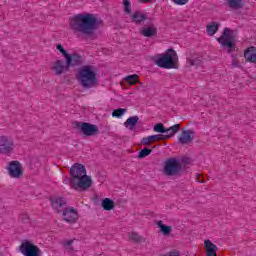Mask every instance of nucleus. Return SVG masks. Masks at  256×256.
<instances>
[{
	"mask_svg": "<svg viewBox=\"0 0 256 256\" xmlns=\"http://www.w3.org/2000/svg\"><path fill=\"white\" fill-rule=\"evenodd\" d=\"M175 5H187L189 0H172Z\"/></svg>",
	"mask_w": 256,
	"mask_h": 256,
	"instance_id": "nucleus-36",
	"label": "nucleus"
},
{
	"mask_svg": "<svg viewBox=\"0 0 256 256\" xmlns=\"http://www.w3.org/2000/svg\"><path fill=\"white\" fill-rule=\"evenodd\" d=\"M125 113H127V109L125 108H118L113 110L112 112V117H123V115H125Z\"/></svg>",
	"mask_w": 256,
	"mask_h": 256,
	"instance_id": "nucleus-29",
	"label": "nucleus"
},
{
	"mask_svg": "<svg viewBox=\"0 0 256 256\" xmlns=\"http://www.w3.org/2000/svg\"><path fill=\"white\" fill-rule=\"evenodd\" d=\"M75 243V240H63L62 246L64 247L65 251H73V244Z\"/></svg>",
	"mask_w": 256,
	"mask_h": 256,
	"instance_id": "nucleus-27",
	"label": "nucleus"
},
{
	"mask_svg": "<svg viewBox=\"0 0 256 256\" xmlns=\"http://www.w3.org/2000/svg\"><path fill=\"white\" fill-rule=\"evenodd\" d=\"M76 127L82 135H85V137H94V135H99V126L95 124L76 122Z\"/></svg>",
	"mask_w": 256,
	"mask_h": 256,
	"instance_id": "nucleus-8",
	"label": "nucleus"
},
{
	"mask_svg": "<svg viewBox=\"0 0 256 256\" xmlns=\"http://www.w3.org/2000/svg\"><path fill=\"white\" fill-rule=\"evenodd\" d=\"M157 227L160 229V233L163 235H170L171 231H173V227L163 224V221L161 220L157 222Z\"/></svg>",
	"mask_w": 256,
	"mask_h": 256,
	"instance_id": "nucleus-24",
	"label": "nucleus"
},
{
	"mask_svg": "<svg viewBox=\"0 0 256 256\" xmlns=\"http://www.w3.org/2000/svg\"><path fill=\"white\" fill-rule=\"evenodd\" d=\"M125 81L128 82L129 85H137L139 82V75L134 74V75H128L124 78Z\"/></svg>",
	"mask_w": 256,
	"mask_h": 256,
	"instance_id": "nucleus-26",
	"label": "nucleus"
},
{
	"mask_svg": "<svg viewBox=\"0 0 256 256\" xmlns=\"http://www.w3.org/2000/svg\"><path fill=\"white\" fill-rule=\"evenodd\" d=\"M150 141L151 143H155L157 141H167V137H165L163 134L152 135L150 136Z\"/></svg>",
	"mask_w": 256,
	"mask_h": 256,
	"instance_id": "nucleus-28",
	"label": "nucleus"
},
{
	"mask_svg": "<svg viewBox=\"0 0 256 256\" xmlns=\"http://www.w3.org/2000/svg\"><path fill=\"white\" fill-rule=\"evenodd\" d=\"M9 177L12 179H21L23 177V165L19 161H12L6 167Z\"/></svg>",
	"mask_w": 256,
	"mask_h": 256,
	"instance_id": "nucleus-9",
	"label": "nucleus"
},
{
	"mask_svg": "<svg viewBox=\"0 0 256 256\" xmlns=\"http://www.w3.org/2000/svg\"><path fill=\"white\" fill-rule=\"evenodd\" d=\"M13 149H15V144L13 141L9 140L5 136L0 137V154L9 155V153H13Z\"/></svg>",
	"mask_w": 256,
	"mask_h": 256,
	"instance_id": "nucleus-11",
	"label": "nucleus"
},
{
	"mask_svg": "<svg viewBox=\"0 0 256 256\" xmlns=\"http://www.w3.org/2000/svg\"><path fill=\"white\" fill-rule=\"evenodd\" d=\"M189 65H191V67L195 66V65H199V60H188Z\"/></svg>",
	"mask_w": 256,
	"mask_h": 256,
	"instance_id": "nucleus-39",
	"label": "nucleus"
},
{
	"mask_svg": "<svg viewBox=\"0 0 256 256\" xmlns=\"http://www.w3.org/2000/svg\"><path fill=\"white\" fill-rule=\"evenodd\" d=\"M20 253H22L24 256H41V248L39 246L35 245L32 241L24 240L20 247H19Z\"/></svg>",
	"mask_w": 256,
	"mask_h": 256,
	"instance_id": "nucleus-7",
	"label": "nucleus"
},
{
	"mask_svg": "<svg viewBox=\"0 0 256 256\" xmlns=\"http://www.w3.org/2000/svg\"><path fill=\"white\" fill-rule=\"evenodd\" d=\"M179 131H181V124H175L170 128H166L167 134L164 136L167 137V139H171V137H173V135H175L176 133H179Z\"/></svg>",
	"mask_w": 256,
	"mask_h": 256,
	"instance_id": "nucleus-23",
	"label": "nucleus"
},
{
	"mask_svg": "<svg viewBox=\"0 0 256 256\" xmlns=\"http://www.w3.org/2000/svg\"><path fill=\"white\" fill-rule=\"evenodd\" d=\"M129 240L133 241L134 243H141V241H143V237L139 236V234H137L136 232H132L129 235Z\"/></svg>",
	"mask_w": 256,
	"mask_h": 256,
	"instance_id": "nucleus-31",
	"label": "nucleus"
},
{
	"mask_svg": "<svg viewBox=\"0 0 256 256\" xmlns=\"http://www.w3.org/2000/svg\"><path fill=\"white\" fill-rule=\"evenodd\" d=\"M132 23H135V25H145V21H149V16L147 13H144L142 11L136 10L133 14L130 16Z\"/></svg>",
	"mask_w": 256,
	"mask_h": 256,
	"instance_id": "nucleus-14",
	"label": "nucleus"
},
{
	"mask_svg": "<svg viewBox=\"0 0 256 256\" xmlns=\"http://www.w3.org/2000/svg\"><path fill=\"white\" fill-rule=\"evenodd\" d=\"M232 67H239V61L237 60H232Z\"/></svg>",
	"mask_w": 256,
	"mask_h": 256,
	"instance_id": "nucleus-40",
	"label": "nucleus"
},
{
	"mask_svg": "<svg viewBox=\"0 0 256 256\" xmlns=\"http://www.w3.org/2000/svg\"><path fill=\"white\" fill-rule=\"evenodd\" d=\"M154 131L156 133H167V128H165V125H163V123H158L154 125Z\"/></svg>",
	"mask_w": 256,
	"mask_h": 256,
	"instance_id": "nucleus-33",
	"label": "nucleus"
},
{
	"mask_svg": "<svg viewBox=\"0 0 256 256\" xmlns=\"http://www.w3.org/2000/svg\"><path fill=\"white\" fill-rule=\"evenodd\" d=\"M151 0H140L141 3H149Z\"/></svg>",
	"mask_w": 256,
	"mask_h": 256,
	"instance_id": "nucleus-41",
	"label": "nucleus"
},
{
	"mask_svg": "<svg viewBox=\"0 0 256 256\" xmlns=\"http://www.w3.org/2000/svg\"><path fill=\"white\" fill-rule=\"evenodd\" d=\"M244 58L247 63L256 64V47L250 46L246 50H244Z\"/></svg>",
	"mask_w": 256,
	"mask_h": 256,
	"instance_id": "nucleus-19",
	"label": "nucleus"
},
{
	"mask_svg": "<svg viewBox=\"0 0 256 256\" xmlns=\"http://www.w3.org/2000/svg\"><path fill=\"white\" fill-rule=\"evenodd\" d=\"M123 7H124V13H126V15H132V13H131V1L123 0Z\"/></svg>",
	"mask_w": 256,
	"mask_h": 256,
	"instance_id": "nucleus-32",
	"label": "nucleus"
},
{
	"mask_svg": "<svg viewBox=\"0 0 256 256\" xmlns=\"http://www.w3.org/2000/svg\"><path fill=\"white\" fill-rule=\"evenodd\" d=\"M151 138H150V136H148V137H145V138H143L142 140H141V144L142 145H151Z\"/></svg>",
	"mask_w": 256,
	"mask_h": 256,
	"instance_id": "nucleus-37",
	"label": "nucleus"
},
{
	"mask_svg": "<svg viewBox=\"0 0 256 256\" xmlns=\"http://www.w3.org/2000/svg\"><path fill=\"white\" fill-rule=\"evenodd\" d=\"M71 68L67 67V62L63 60H57L52 64V71H54L55 75H63V73L69 71Z\"/></svg>",
	"mask_w": 256,
	"mask_h": 256,
	"instance_id": "nucleus-15",
	"label": "nucleus"
},
{
	"mask_svg": "<svg viewBox=\"0 0 256 256\" xmlns=\"http://www.w3.org/2000/svg\"><path fill=\"white\" fill-rule=\"evenodd\" d=\"M101 207L104 211H113L115 209V201L110 198H104L101 202Z\"/></svg>",
	"mask_w": 256,
	"mask_h": 256,
	"instance_id": "nucleus-21",
	"label": "nucleus"
},
{
	"mask_svg": "<svg viewBox=\"0 0 256 256\" xmlns=\"http://www.w3.org/2000/svg\"><path fill=\"white\" fill-rule=\"evenodd\" d=\"M70 187L77 191L81 189L82 191H87L93 185V179L91 176L87 175V169L80 163L74 164L70 168Z\"/></svg>",
	"mask_w": 256,
	"mask_h": 256,
	"instance_id": "nucleus-2",
	"label": "nucleus"
},
{
	"mask_svg": "<svg viewBox=\"0 0 256 256\" xmlns=\"http://www.w3.org/2000/svg\"><path fill=\"white\" fill-rule=\"evenodd\" d=\"M153 152L152 149L149 148H144L142 149L139 154H138V159H145V157H147L148 155H151V153Z\"/></svg>",
	"mask_w": 256,
	"mask_h": 256,
	"instance_id": "nucleus-30",
	"label": "nucleus"
},
{
	"mask_svg": "<svg viewBox=\"0 0 256 256\" xmlns=\"http://www.w3.org/2000/svg\"><path fill=\"white\" fill-rule=\"evenodd\" d=\"M137 123H139V116H132L124 122V127L129 129V131H135Z\"/></svg>",
	"mask_w": 256,
	"mask_h": 256,
	"instance_id": "nucleus-20",
	"label": "nucleus"
},
{
	"mask_svg": "<svg viewBox=\"0 0 256 256\" xmlns=\"http://www.w3.org/2000/svg\"><path fill=\"white\" fill-rule=\"evenodd\" d=\"M218 43L227 50V53H233L237 49L235 36L231 33V29L224 28L222 35L217 39Z\"/></svg>",
	"mask_w": 256,
	"mask_h": 256,
	"instance_id": "nucleus-5",
	"label": "nucleus"
},
{
	"mask_svg": "<svg viewBox=\"0 0 256 256\" xmlns=\"http://www.w3.org/2000/svg\"><path fill=\"white\" fill-rule=\"evenodd\" d=\"M62 219L66 223H76L77 219H79V213L73 207H67L62 212Z\"/></svg>",
	"mask_w": 256,
	"mask_h": 256,
	"instance_id": "nucleus-12",
	"label": "nucleus"
},
{
	"mask_svg": "<svg viewBox=\"0 0 256 256\" xmlns=\"http://www.w3.org/2000/svg\"><path fill=\"white\" fill-rule=\"evenodd\" d=\"M68 58H66V63H67V67L71 68V67H77L79 65H83V56L77 54V53H73V54H68Z\"/></svg>",
	"mask_w": 256,
	"mask_h": 256,
	"instance_id": "nucleus-17",
	"label": "nucleus"
},
{
	"mask_svg": "<svg viewBox=\"0 0 256 256\" xmlns=\"http://www.w3.org/2000/svg\"><path fill=\"white\" fill-rule=\"evenodd\" d=\"M103 21L97 19L92 13H80L70 18V29L82 35L84 39L95 41L97 39V30L102 27Z\"/></svg>",
	"mask_w": 256,
	"mask_h": 256,
	"instance_id": "nucleus-1",
	"label": "nucleus"
},
{
	"mask_svg": "<svg viewBox=\"0 0 256 256\" xmlns=\"http://www.w3.org/2000/svg\"><path fill=\"white\" fill-rule=\"evenodd\" d=\"M50 205L56 213H63L67 208V200L61 196L50 199Z\"/></svg>",
	"mask_w": 256,
	"mask_h": 256,
	"instance_id": "nucleus-10",
	"label": "nucleus"
},
{
	"mask_svg": "<svg viewBox=\"0 0 256 256\" xmlns=\"http://www.w3.org/2000/svg\"><path fill=\"white\" fill-rule=\"evenodd\" d=\"M226 3L230 9H243L245 2L243 0H226Z\"/></svg>",
	"mask_w": 256,
	"mask_h": 256,
	"instance_id": "nucleus-22",
	"label": "nucleus"
},
{
	"mask_svg": "<svg viewBox=\"0 0 256 256\" xmlns=\"http://www.w3.org/2000/svg\"><path fill=\"white\" fill-rule=\"evenodd\" d=\"M186 163L187 162L166 161L163 168V174L166 175V177H175L176 175H180L183 172V166Z\"/></svg>",
	"mask_w": 256,
	"mask_h": 256,
	"instance_id": "nucleus-6",
	"label": "nucleus"
},
{
	"mask_svg": "<svg viewBox=\"0 0 256 256\" xmlns=\"http://www.w3.org/2000/svg\"><path fill=\"white\" fill-rule=\"evenodd\" d=\"M166 161H191V157L184 155L181 158H175V157L168 158L166 159Z\"/></svg>",
	"mask_w": 256,
	"mask_h": 256,
	"instance_id": "nucleus-35",
	"label": "nucleus"
},
{
	"mask_svg": "<svg viewBox=\"0 0 256 256\" xmlns=\"http://www.w3.org/2000/svg\"><path fill=\"white\" fill-rule=\"evenodd\" d=\"M206 31L210 37H213V35L219 31V24H217V22H210V24L206 27Z\"/></svg>",
	"mask_w": 256,
	"mask_h": 256,
	"instance_id": "nucleus-25",
	"label": "nucleus"
},
{
	"mask_svg": "<svg viewBox=\"0 0 256 256\" xmlns=\"http://www.w3.org/2000/svg\"><path fill=\"white\" fill-rule=\"evenodd\" d=\"M179 58L177 52L170 48L166 53L158 54L154 58V63L161 69H177Z\"/></svg>",
	"mask_w": 256,
	"mask_h": 256,
	"instance_id": "nucleus-4",
	"label": "nucleus"
},
{
	"mask_svg": "<svg viewBox=\"0 0 256 256\" xmlns=\"http://www.w3.org/2000/svg\"><path fill=\"white\" fill-rule=\"evenodd\" d=\"M204 249L207 256H217V251H219L217 245L213 244L209 239L204 241Z\"/></svg>",
	"mask_w": 256,
	"mask_h": 256,
	"instance_id": "nucleus-18",
	"label": "nucleus"
},
{
	"mask_svg": "<svg viewBox=\"0 0 256 256\" xmlns=\"http://www.w3.org/2000/svg\"><path fill=\"white\" fill-rule=\"evenodd\" d=\"M195 139V131L193 130H183L180 137L178 138L181 145H188Z\"/></svg>",
	"mask_w": 256,
	"mask_h": 256,
	"instance_id": "nucleus-16",
	"label": "nucleus"
},
{
	"mask_svg": "<svg viewBox=\"0 0 256 256\" xmlns=\"http://www.w3.org/2000/svg\"><path fill=\"white\" fill-rule=\"evenodd\" d=\"M76 79L84 89H92V87H95V85H97L95 66L84 65L79 68Z\"/></svg>",
	"mask_w": 256,
	"mask_h": 256,
	"instance_id": "nucleus-3",
	"label": "nucleus"
},
{
	"mask_svg": "<svg viewBox=\"0 0 256 256\" xmlns=\"http://www.w3.org/2000/svg\"><path fill=\"white\" fill-rule=\"evenodd\" d=\"M56 49H57L58 51H60V53L63 55V57H64L65 59H68V61L70 60V58H69V53H67V50H65V48H63V45L57 44V45H56Z\"/></svg>",
	"mask_w": 256,
	"mask_h": 256,
	"instance_id": "nucleus-34",
	"label": "nucleus"
},
{
	"mask_svg": "<svg viewBox=\"0 0 256 256\" xmlns=\"http://www.w3.org/2000/svg\"><path fill=\"white\" fill-rule=\"evenodd\" d=\"M196 181H197L198 183H205V182L203 181V175H201V174H196Z\"/></svg>",
	"mask_w": 256,
	"mask_h": 256,
	"instance_id": "nucleus-38",
	"label": "nucleus"
},
{
	"mask_svg": "<svg viewBox=\"0 0 256 256\" xmlns=\"http://www.w3.org/2000/svg\"><path fill=\"white\" fill-rule=\"evenodd\" d=\"M140 35L143 37H157V27L155 24L150 21L148 25H143L139 30Z\"/></svg>",
	"mask_w": 256,
	"mask_h": 256,
	"instance_id": "nucleus-13",
	"label": "nucleus"
}]
</instances>
